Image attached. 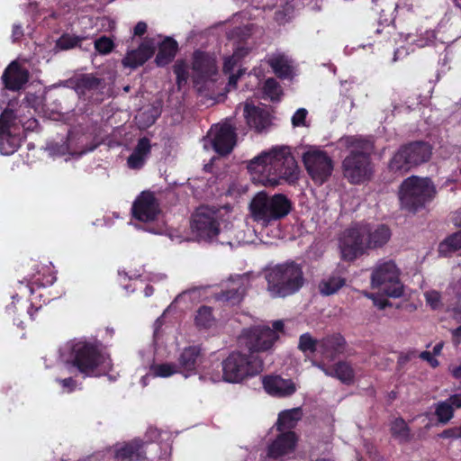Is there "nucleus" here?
I'll return each instance as SVG.
<instances>
[{
    "label": "nucleus",
    "instance_id": "obj_31",
    "mask_svg": "<svg viewBox=\"0 0 461 461\" xmlns=\"http://www.w3.org/2000/svg\"><path fill=\"white\" fill-rule=\"evenodd\" d=\"M77 91L84 93L86 90L97 89L102 80L91 74H84L71 80Z\"/></svg>",
    "mask_w": 461,
    "mask_h": 461
},
{
    "label": "nucleus",
    "instance_id": "obj_45",
    "mask_svg": "<svg viewBox=\"0 0 461 461\" xmlns=\"http://www.w3.org/2000/svg\"><path fill=\"white\" fill-rule=\"evenodd\" d=\"M240 51H241V50H238L237 51H235L233 53L232 56L226 57L224 59L223 71L225 73H230L232 71V69L235 67V65L237 64L238 60L243 55L242 53H240Z\"/></svg>",
    "mask_w": 461,
    "mask_h": 461
},
{
    "label": "nucleus",
    "instance_id": "obj_21",
    "mask_svg": "<svg viewBox=\"0 0 461 461\" xmlns=\"http://www.w3.org/2000/svg\"><path fill=\"white\" fill-rule=\"evenodd\" d=\"M344 339L339 335L328 336L319 340L318 352L328 360H333L343 352Z\"/></svg>",
    "mask_w": 461,
    "mask_h": 461
},
{
    "label": "nucleus",
    "instance_id": "obj_40",
    "mask_svg": "<svg viewBox=\"0 0 461 461\" xmlns=\"http://www.w3.org/2000/svg\"><path fill=\"white\" fill-rule=\"evenodd\" d=\"M264 93L272 100L277 99L281 94L282 89L278 82L274 78H268L264 85Z\"/></svg>",
    "mask_w": 461,
    "mask_h": 461
},
{
    "label": "nucleus",
    "instance_id": "obj_43",
    "mask_svg": "<svg viewBox=\"0 0 461 461\" xmlns=\"http://www.w3.org/2000/svg\"><path fill=\"white\" fill-rule=\"evenodd\" d=\"M174 71L176 75V80L179 86L182 83H186L188 71L187 66L184 62H177L174 67Z\"/></svg>",
    "mask_w": 461,
    "mask_h": 461
},
{
    "label": "nucleus",
    "instance_id": "obj_15",
    "mask_svg": "<svg viewBox=\"0 0 461 461\" xmlns=\"http://www.w3.org/2000/svg\"><path fill=\"white\" fill-rule=\"evenodd\" d=\"M210 135L211 144L220 155L230 153L236 144L235 130L228 122L212 127Z\"/></svg>",
    "mask_w": 461,
    "mask_h": 461
},
{
    "label": "nucleus",
    "instance_id": "obj_16",
    "mask_svg": "<svg viewBox=\"0 0 461 461\" xmlns=\"http://www.w3.org/2000/svg\"><path fill=\"white\" fill-rule=\"evenodd\" d=\"M192 77L194 83L198 86L208 80H215L217 67L214 58L202 53L195 52L192 66Z\"/></svg>",
    "mask_w": 461,
    "mask_h": 461
},
{
    "label": "nucleus",
    "instance_id": "obj_42",
    "mask_svg": "<svg viewBox=\"0 0 461 461\" xmlns=\"http://www.w3.org/2000/svg\"><path fill=\"white\" fill-rule=\"evenodd\" d=\"M80 41L81 40L77 36L63 35L57 41V46L61 50H68L76 47Z\"/></svg>",
    "mask_w": 461,
    "mask_h": 461
},
{
    "label": "nucleus",
    "instance_id": "obj_35",
    "mask_svg": "<svg viewBox=\"0 0 461 461\" xmlns=\"http://www.w3.org/2000/svg\"><path fill=\"white\" fill-rule=\"evenodd\" d=\"M244 289L239 285V286H233L231 288H229L225 291H222L219 295L218 299L230 302L232 304H235L239 303L242 296H243Z\"/></svg>",
    "mask_w": 461,
    "mask_h": 461
},
{
    "label": "nucleus",
    "instance_id": "obj_47",
    "mask_svg": "<svg viewBox=\"0 0 461 461\" xmlns=\"http://www.w3.org/2000/svg\"><path fill=\"white\" fill-rule=\"evenodd\" d=\"M420 357L430 364L431 366L436 367L438 366V361L432 357L429 351H423L420 354Z\"/></svg>",
    "mask_w": 461,
    "mask_h": 461
},
{
    "label": "nucleus",
    "instance_id": "obj_4",
    "mask_svg": "<svg viewBox=\"0 0 461 461\" xmlns=\"http://www.w3.org/2000/svg\"><path fill=\"white\" fill-rule=\"evenodd\" d=\"M339 143L350 149V154L343 161L344 176L352 184H360L369 179L372 175L369 159L372 143L356 136L341 138Z\"/></svg>",
    "mask_w": 461,
    "mask_h": 461
},
{
    "label": "nucleus",
    "instance_id": "obj_24",
    "mask_svg": "<svg viewBox=\"0 0 461 461\" xmlns=\"http://www.w3.org/2000/svg\"><path fill=\"white\" fill-rule=\"evenodd\" d=\"M346 285V279L339 274H331L323 277L319 285L318 290L323 296H330L338 293Z\"/></svg>",
    "mask_w": 461,
    "mask_h": 461
},
{
    "label": "nucleus",
    "instance_id": "obj_14",
    "mask_svg": "<svg viewBox=\"0 0 461 461\" xmlns=\"http://www.w3.org/2000/svg\"><path fill=\"white\" fill-rule=\"evenodd\" d=\"M297 440L294 431L280 432L268 445L265 461H285L294 452Z\"/></svg>",
    "mask_w": 461,
    "mask_h": 461
},
{
    "label": "nucleus",
    "instance_id": "obj_50",
    "mask_svg": "<svg viewBox=\"0 0 461 461\" xmlns=\"http://www.w3.org/2000/svg\"><path fill=\"white\" fill-rule=\"evenodd\" d=\"M447 402L452 405L453 409L461 408V394H455L447 399Z\"/></svg>",
    "mask_w": 461,
    "mask_h": 461
},
{
    "label": "nucleus",
    "instance_id": "obj_2",
    "mask_svg": "<svg viewBox=\"0 0 461 461\" xmlns=\"http://www.w3.org/2000/svg\"><path fill=\"white\" fill-rule=\"evenodd\" d=\"M391 236V230L384 224H357L346 230L339 239L341 258L353 261L369 249L382 248Z\"/></svg>",
    "mask_w": 461,
    "mask_h": 461
},
{
    "label": "nucleus",
    "instance_id": "obj_23",
    "mask_svg": "<svg viewBox=\"0 0 461 461\" xmlns=\"http://www.w3.org/2000/svg\"><path fill=\"white\" fill-rule=\"evenodd\" d=\"M244 116L249 127L260 131L268 125V116L263 111L254 105L246 104L244 106Z\"/></svg>",
    "mask_w": 461,
    "mask_h": 461
},
{
    "label": "nucleus",
    "instance_id": "obj_6",
    "mask_svg": "<svg viewBox=\"0 0 461 461\" xmlns=\"http://www.w3.org/2000/svg\"><path fill=\"white\" fill-rule=\"evenodd\" d=\"M264 361L258 354L232 352L222 361V379L229 383H240L260 374Z\"/></svg>",
    "mask_w": 461,
    "mask_h": 461
},
{
    "label": "nucleus",
    "instance_id": "obj_7",
    "mask_svg": "<svg viewBox=\"0 0 461 461\" xmlns=\"http://www.w3.org/2000/svg\"><path fill=\"white\" fill-rule=\"evenodd\" d=\"M228 220L226 208L201 206L192 216L191 228L198 239L211 241L222 231L221 225Z\"/></svg>",
    "mask_w": 461,
    "mask_h": 461
},
{
    "label": "nucleus",
    "instance_id": "obj_51",
    "mask_svg": "<svg viewBox=\"0 0 461 461\" xmlns=\"http://www.w3.org/2000/svg\"><path fill=\"white\" fill-rule=\"evenodd\" d=\"M313 365L315 366H317L318 368H320L321 370L323 371V373L328 375V376H331V377H334V375H335V369H334V366L331 367V368H328L326 367L323 364L321 363H313Z\"/></svg>",
    "mask_w": 461,
    "mask_h": 461
},
{
    "label": "nucleus",
    "instance_id": "obj_26",
    "mask_svg": "<svg viewBox=\"0 0 461 461\" xmlns=\"http://www.w3.org/2000/svg\"><path fill=\"white\" fill-rule=\"evenodd\" d=\"M302 418V411L300 408H294L282 411L276 422L277 430L280 432L292 431Z\"/></svg>",
    "mask_w": 461,
    "mask_h": 461
},
{
    "label": "nucleus",
    "instance_id": "obj_41",
    "mask_svg": "<svg viewBox=\"0 0 461 461\" xmlns=\"http://www.w3.org/2000/svg\"><path fill=\"white\" fill-rule=\"evenodd\" d=\"M424 297L427 304H429L431 309L438 310L442 307L441 295L439 292L436 290H430L424 293Z\"/></svg>",
    "mask_w": 461,
    "mask_h": 461
},
{
    "label": "nucleus",
    "instance_id": "obj_59",
    "mask_svg": "<svg viewBox=\"0 0 461 461\" xmlns=\"http://www.w3.org/2000/svg\"><path fill=\"white\" fill-rule=\"evenodd\" d=\"M442 348H443V344L442 343H438L437 344L434 348H433V354L434 355H439L441 350H442Z\"/></svg>",
    "mask_w": 461,
    "mask_h": 461
},
{
    "label": "nucleus",
    "instance_id": "obj_5",
    "mask_svg": "<svg viewBox=\"0 0 461 461\" xmlns=\"http://www.w3.org/2000/svg\"><path fill=\"white\" fill-rule=\"evenodd\" d=\"M249 208L253 220L262 226H267L287 216L292 210V203L285 194L270 196L259 192L252 199Z\"/></svg>",
    "mask_w": 461,
    "mask_h": 461
},
{
    "label": "nucleus",
    "instance_id": "obj_32",
    "mask_svg": "<svg viewBox=\"0 0 461 461\" xmlns=\"http://www.w3.org/2000/svg\"><path fill=\"white\" fill-rule=\"evenodd\" d=\"M195 325L200 329H209L215 324L212 309L209 306H201L194 317Z\"/></svg>",
    "mask_w": 461,
    "mask_h": 461
},
{
    "label": "nucleus",
    "instance_id": "obj_25",
    "mask_svg": "<svg viewBox=\"0 0 461 461\" xmlns=\"http://www.w3.org/2000/svg\"><path fill=\"white\" fill-rule=\"evenodd\" d=\"M201 357V349L198 347L185 348L178 357V366L180 372H192L195 369L197 362Z\"/></svg>",
    "mask_w": 461,
    "mask_h": 461
},
{
    "label": "nucleus",
    "instance_id": "obj_64",
    "mask_svg": "<svg viewBox=\"0 0 461 461\" xmlns=\"http://www.w3.org/2000/svg\"><path fill=\"white\" fill-rule=\"evenodd\" d=\"M11 152H12V151H5L4 153L7 155V154H9V153H11Z\"/></svg>",
    "mask_w": 461,
    "mask_h": 461
},
{
    "label": "nucleus",
    "instance_id": "obj_19",
    "mask_svg": "<svg viewBox=\"0 0 461 461\" xmlns=\"http://www.w3.org/2000/svg\"><path fill=\"white\" fill-rule=\"evenodd\" d=\"M155 44L152 40L146 39L138 49L127 51L122 63L123 67L136 68L143 65L154 53Z\"/></svg>",
    "mask_w": 461,
    "mask_h": 461
},
{
    "label": "nucleus",
    "instance_id": "obj_55",
    "mask_svg": "<svg viewBox=\"0 0 461 461\" xmlns=\"http://www.w3.org/2000/svg\"><path fill=\"white\" fill-rule=\"evenodd\" d=\"M23 35V31L21 26L14 25L13 28V36L15 40L19 39Z\"/></svg>",
    "mask_w": 461,
    "mask_h": 461
},
{
    "label": "nucleus",
    "instance_id": "obj_17",
    "mask_svg": "<svg viewBox=\"0 0 461 461\" xmlns=\"http://www.w3.org/2000/svg\"><path fill=\"white\" fill-rule=\"evenodd\" d=\"M159 204L153 193L143 191L132 205L133 216L141 221H151L159 213Z\"/></svg>",
    "mask_w": 461,
    "mask_h": 461
},
{
    "label": "nucleus",
    "instance_id": "obj_27",
    "mask_svg": "<svg viewBox=\"0 0 461 461\" xmlns=\"http://www.w3.org/2000/svg\"><path fill=\"white\" fill-rule=\"evenodd\" d=\"M267 62L279 77H288L292 73L291 60L285 54H274Z\"/></svg>",
    "mask_w": 461,
    "mask_h": 461
},
{
    "label": "nucleus",
    "instance_id": "obj_12",
    "mask_svg": "<svg viewBox=\"0 0 461 461\" xmlns=\"http://www.w3.org/2000/svg\"><path fill=\"white\" fill-rule=\"evenodd\" d=\"M73 365L86 375L92 374L104 361V357L97 348L89 342L79 340L72 345Z\"/></svg>",
    "mask_w": 461,
    "mask_h": 461
},
{
    "label": "nucleus",
    "instance_id": "obj_11",
    "mask_svg": "<svg viewBox=\"0 0 461 461\" xmlns=\"http://www.w3.org/2000/svg\"><path fill=\"white\" fill-rule=\"evenodd\" d=\"M431 149L429 144L421 141L410 143L402 147L390 162L393 171H408L411 167L429 159Z\"/></svg>",
    "mask_w": 461,
    "mask_h": 461
},
{
    "label": "nucleus",
    "instance_id": "obj_3",
    "mask_svg": "<svg viewBox=\"0 0 461 461\" xmlns=\"http://www.w3.org/2000/svg\"><path fill=\"white\" fill-rule=\"evenodd\" d=\"M267 290L274 298H285L296 294L305 285L303 266L287 260L265 270Z\"/></svg>",
    "mask_w": 461,
    "mask_h": 461
},
{
    "label": "nucleus",
    "instance_id": "obj_1",
    "mask_svg": "<svg viewBox=\"0 0 461 461\" xmlns=\"http://www.w3.org/2000/svg\"><path fill=\"white\" fill-rule=\"evenodd\" d=\"M248 169L271 186L278 185L282 180L294 183L299 176L297 163L287 147H276L260 153L249 161Z\"/></svg>",
    "mask_w": 461,
    "mask_h": 461
},
{
    "label": "nucleus",
    "instance_id": "obj_63",
    "mask_svg": "<svg viewBox=\"0 0 461 461\" xmlns=\"http://www.w3.org/2000/svg\"><path fill=\"white\" fill-rule=\"evenodd\" d=\"M315 461H331V460L327 459V458H319V459H316Z\"/></svg>",
    "mask_w": 461,
    "mask_h": 461
},
{
    "label": "nucleus",
    "instance_id": "obj_29",
    "mask_svg": "<svg viewBox=\"0 0 461 461\" xmlns=\"http://www.w3.org/2000/svg\"><path fill=\"white\" fill-rule=\"evenodd\" d=\"M177 50L176 42L167 38L159 46L158 53L156 57V62L159 66H164L169 63L175 57Z\"/></svg>",
    "mask_w": 461,
    "mask_h": 461
},
{
    "label": "nucleus",
    "instance_id": "obj_34",
    "mask_svg": "<svg viewBox=\"0 0 461 461\" xmlns=\"http://www.w3.org/2000/svg\"><path fill=\"white\" fill-rule=\"evenodd\" d=\"M335 375L334 377L340 380L342 383H351L354 378V371L349 364L346 362H339L334 366Z\"/></svg>",
    "mask_w": 461,
    "mask_h": 461
},
{
    "label": "nucleus",
    "instance_id": "obj_33",
    "mask_svg": "<svg viewBox=\"0 0 461 461\" xmlns=\"http://www.w3.org/2000/svg\"><path fill=\"white\" fill-rule=\"evenodd\" d=\"M177 373H180L179 368L172 363L152 365L149 368V375L154 377L166 378Z\"/></svg>",
    "mask_w": 461,
    "mask_h": 461
},
{
    "label": "nucleus",
    "instance_id": "obj_37",
    "mask_svg": "<svg viewBox=\"0 0 461 461\" xmlns=\"http://www.w3.org/2000/svg\"><path fill=\"white\" fill-rule=\"evenodd\" d=\"M435 413L439 422L447 423L452 419L454 409L452 405H450V403L447 402V400H446L437 404Z\"/></svg>",
    "mask_w": 461,
    "mask_h": 461
},
{
    "label": "nucleus",
    "instance_id": "obj_20",
    "mask_svg": "<svg viewBox=\"0 0 461 461\" xmlns=\"http://www.w3.org/2000/svg\"><path fill=\"white\" fill-rule=\"evenodd\" d=\"M28 71L16 61H13L2 76L5 87L13 91L19 90L28 81Z\"/></svg>",
    "mask_w": 461,
    "mask_h": 461
},
{
    "label": "nucleus",
    "instance_id": "obj_49",
    "mask_svg": "<svg viewBox=\"0 0 461 461\" xmlns=\"http://www.w3.org/2000/svg\"><path fill=\"white\" fill-rule=\"evenodd\" d=\"M147 31V24L144 22H139L133 29L134 36H142Z\"/></svg>",
    "mask_w": 461,
    "mask_h": 461
},
{
    "label": "nucleus",
    "instance_id": "obj_22",
    "mask_svg": "<svg viewBox=\"0 0 461 461\" xmlns=\"http://www.w3.org/2000/svg\"><path fill=\"white\" fill-rule=\"evenodd\" d=\"M150 141L148 138L139 140L132 153L127 159V165L131 169H140L150 153Z\"/></svg>",
    "mask_w": 461,
    "mask_h": 461
},
{
    "label": "nucleus",
    "instance_id": "obj_62",
    "mask_svg": "<svg viewBox=\"0 0 461 461\" xmlns=\"http://www.w3.org/2000/svg\"><path fill=\"white\" fill-rule=\"evenodd\" d=\"M457 430V438H461V426L456 428Z\"/></svg>",
    "mask_w": 461,
    "mask_h": 461
},
{
    "label": "nucleus",
    "instance_id": "obj_57",
    "mask_svg": "<svg viewBox=\"0 0 461 461\" xmlns=\"http://www.w3.org/2000/svg\"><path fill=\"white\" fill-rule=\"evenodd\" d=\"M454 319L461 323V305L455 309L454 311Z\"/></svg>",
    "mask_w": 461,
    "mask_h": 461
},
{
    "label": "nucleus",
    "instance_id": "obj_53",
    "mask_svg": "<svg viewBox=\"0 0 461 461\" xmlns=\"http://www.w3.org/2000/svg\"><path fill=\"white\" fill-rule=\"evenodd\" d=\"M452 335H453L454 342L456 345H458L461 340V325L458 328L452 330Z\"/></svg>",
    "mask_w": 461,
    "mask_h": 461
},
{
    "label": "nucleus",
    "instance_id": "obj_9",
    "mask_svg": "<svg viewBox=\"0 0 461 461\" xmlns=\"http://www.w3.org/2000/svg\"><path fill=\"white\" fill-rule=\"evenodd\" d=\"M371 286L389 297L399 298L403 294L400 269L392 259L379 260L372 268Z\"/></svg>",
    "mask_w": 461,
    "mask_h": 461
},
{
    "label": "nucleus",
    "instance_id": "obj_10",
    "mask_svg": "<svg viewBox=\"0 0 461 461\" xmlns=\"http://www.w3.org/2000/svg\"><path fill=\"white\" fill-rule=\"evenodd\" d=\"M434 194L435 187L429 178L412 176L401 185L399 198L402 208L415 212L431 199Z\"/></svg>",
    "mask_w": 461,
    "mask_h": 461
},
{
    "label": "nucleus",
    "instance_id": "obj_44",
    "mask_svg": "<svg viewBox=\"0 0 461 461\" xmlns=\"http://www.w3.org/2000/svg\"><path fill=\"white\" fill-rule=\"evenodd\" d=\"M445 246L449 247L452 250L461 249V230L447 238L445 242L440 245V250H443Z\"/></svg>",
    "mask_w": 461,
    "mask_h": 461
},
{
    "label": "nucleus",
    "instance_id": "obj_39",
    "mask_svg": "<svg viewBox=\"0 0 461 461\" xmlns=\"http://www.w3.org/2000/svg\"><path fill=\"white\" fill-rule=\"evenodd\" d=\"M114 48L113 40L107 36H102L95 41V50L102 54H109Z\"/></svg>",
    "mask_w": 461,
    "mask_h": 461
},
{
    "label": "nucleus",
    "instance_id": "obj_61",
    "mask_svg": "<svg viewBox=\"0 0 461 461\" xmlns=\"http://www.w3.org/2000/svg\"><path fill=\"white\" fill-rule=\"evenodd\" d=\"M455 223L459 226L461 225V211L456 212L455 217Z\"/></svg>",
    "mask_w": 461,
    "mask_h": 461
},
{
    "label": "nucleus",
    "instance_id": "obj_38",
    "mask_svg": "<svg viewBox=\"0 0 461 461\" xmlns=\"http://www.w3.org/2000/svg\"><path fill=\"white\" fill-rule=\"evenodd\" d=\"M14 119L12 110L5 109L0 115V140H4L5 136L9 134L11 122Z\"/></svg>",
    "mask_w": 461,
    "mask_h": 461
},
{
    "label": "nucleus",
    "instance_id": "obj_60",
    "mask_svg": "<svg viewBox=\"0 0 461 461\" xmlns=\"http://www.w3.org/2000/svg\"><path fill=\"white\" fill-rule=\"evenodd\" d=\"M237 80H238V76L236 75H231L229 78V85L230 86H236V83H237Z\"/></svg>",
    "mask_w": 461,
    "mask_h": 461
},
{
    "label": "nucleus",
    "instance_id": "obj_54",
    "mask_svg": "<svg viewBox=\"0 0 461 461\" xmlns=\"http://www.w3.org/2000/svg\"><path fill=\"white\" fill-rule=\"evenodd\" d=\"M60 383L64 387H69L72 389L75 386V381L71 377L62 379L60 380Z\"/></svg>",
    "mask_w": 461,
    "mask_h": 461
},
{
    "label": "nucleus",
    "instance_id": "obj_52",
    "mask_svg": "<svg viewBox=\"0 0 461 461\" xmlns=\"http://www.w3.org/2000/svg\"><path fill=\"white\" fill-rule=\"evenodd\" d=\"M440 437H441V438H457V430H456V428L449 429H446V430H444V431L440 434Z\"/></svg>",
    "mask_w": 461,
    "mask_h": 461
},
{
    "label": "nucleus",
    "instance_id": "obj_30",
    "mask_svg": "<svg viewBox=\"0 0 461 461\" xmlns=\"http://www.w3.org/2000/svg\"><path fill=\"white\" fill-rule=\"evenodd\" d=\"M390 432L392 437L400 443H405L411 439V429L402 418H395L391 421Z\"/></svg>",
    "mask_w": 461,
    "mask_h": 461
},
{
    "label": "nucleus",
    "instance_id": "obj_18",
    "mask_svg": "<svg viewBox=\"0 0 461 461\" xmlns=\"http://www.w3.org/2000/svg\"><path fill=\"white\" fill-rule=\"evenodd\" d=\"M265 391L272 396L285 398L293 395L297 386L290 378H284L277 375H266L262 379Z\"/></svg>",
    "mask_w": 461,
    "mask_h": 461
},
{
    "label": "nucleus",
    "instance_id": "obj_58",
    "mask_svg": "<svg viewBox=\"0 0 461 461\" xmlns=\"http://www.w3.org/2000/svg\"><path fill=\"white\" fill-rule=\"evenodd\" d=\"M219 241L221 243V244H229L230 246H233L236 242L237 243H240V240H237L236 241H233L232 240H219Z\"/></svg>",
    "mask_w": 461,
    "mask_h": 461
},
{
    "label": "nucleus",
    "instance_id": "obj_36",
    "mask_svg": "<svg viewBox=\"0 0 461 461\" xmlns=\"http://www.w3.org/2000/svg\"><path fill=\"white\" fill-rule=\"evenodd\" d=\"M319 340L314 339L310 333H304L300 336L298 348L303 353L318 352Z\"/></svg>",
    "mask_w": 461,
    "mask_h": 461
},
{
    "label": "nucleus",
    "instance_id": "obj_56",
    "mask_svg": "<svg viewBox=\"0 0 461 461\" xmlns=\"http://www.w3.org/2000/svg\"><path fill=\"white\" fill-rule=\"evenodd\" d=\"M451 373L454 377L461 378V365L452 368Z\"/></svg>",
    "mask_w": 461,
    "mask_h": 461
},
{
    "label": "nucleus",
    "instance_id": "obj_28",
    "mask_svg": "<svg viewBox=\"0 0 461 461\" xmlns=\"http://www.w3.org/2000/svg\"><path fill=\"white\" fill-rule=\"evenodd\" d=\"M115 456L129 461H141L144 458L141 444L137 441L126 443L116 450Z\"/></svg>",
    "mask_w": 461,
    "mask_h": 461
},
{
    "label": "nucleus",
    "instance_id": "obj_8",
    "mask_svg": "<svg viewBox=\"0 0 461 461\" xmlns=\"http://www.w3.org/2000/svg\"><path fill=\"white\" fill-rule=\"evenodd\" d=\"M284 323L282 321L273 322V329L267 325H255L242 330L239 336V343L249 350L250 354H258L270 350L279 339L278 332H282Z\"/></svg>",
    "mask_w": 461,
    "mask_h": 461
},
{
    "label": "nucleus",
    "instance_id": "obj_46",
    "mask_svg": "<svg viewBox=\"0 0 461 461\" xmlns=\"http://www.w3.org/2000/svg\"><path fill=\"white\" fill-rule=\"evenodd\" d=\"M307 110L304 108L298 109L292 117V124L294 127H300L306 125Z\"/></svg>",
    "mask_w": 461,
    "mask_h": 461
},
{
    "label": "nucleus",
    "instance_id": "obj_48",
    "mask_svg": "<svg viewBox=\"0 0 461 461\" xmlns=\"http://www.w3.org/2000/svg\"><path fill=\"white\" fill-rule=\"evenodd\" d=\"M368 297L371 298L374 301L375 305L381 310H384L385 307L390 305V303L386 299L377 298L373 294L368 295Z\"/></svg>",
    "mask_w": 461,
    "mask_h": 461
},
{
    "label": "nucleus",
    "instance_id": "obj_13",
    "mask_svg": "<svg viewBox=\"0 0 461 461\" xmlns=\"http://www.w3.org/2000/svg\"><path fill=\"white\" fill-rule=\"evenodd\" d=\"M303 160L308 174L320 185L323 184L332 173V160L322 150L311 149L303 154Z\"/></svg>",
    "mask_w": 461,
    "mask_h": 461
}]
</instances>
